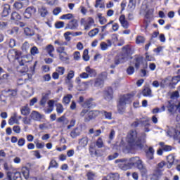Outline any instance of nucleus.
Masks as SVG:
<instances>
[{"instance_id":"1","label":"nucleus","mask_w":180,"mask_h":180,"mask_svg":"<svg viewBox=\"0 0 180 180\" xmlns=\"http://www.w3.org/2000/svg\"><path fill=\"white\" fill-rule=\"evenodd\" d=\"M127 150H129V153H133V151H137V150H143L146 141L145 138L137 139V131L136 129H131L127 134Z\"/></svg>"},{"instance_id":"2","label":"nucleus","mask_w":180,"mask_h":180,"mask_svg":"<svg viewBox=\"0 0 180 180\" xmlns=\"http://www.w3.org/2000/svg\"><path fill=\"white\" fill-rule=\"evenodd\" d=\"M7 58L11 62L16 60L18 61L19 65L17 67L18 72L23 74V75H26V73L29 71V67L26 65L27 61H26L25 58H22L21 51H19L17 49L9 50Z\"/></svg>"},{"instance_id":"3","label":"nucleus","mask_w":180,"mask_h":180,"mask_svg":"<svg viewBox=\"0 0 180 180\" xmlns=\"http://www.w3.org/2000/svg\"><path fill=\"white\" fill-rule=\"evenodd\" d=\"M122 53L120 55H118L114 58V64L110 65V68H116L117 65L120 64H123V63H126L127 61V58H129V56L131 54V48L130 45H126L122 47Z\"/></svg>"},{"instance_id":"4","label":"nucleus","mask_w":180,"mask_h":180,"mask_svg":"<svg viewBox=\"0 0 180 180\" xmlns=\"http://www.w3.org/2000/svg\"><path fill=\"white\" fill-rule=\"evenodd\" d=\"M136 94L129 93L123 94L120 96L119 103L117 105V112L120 115H123L126 112V105L127 103L130 105L133 102V98H134Z\"/></svg>"},{"instance_id":"5","label":"nucleus","mask_w":180,"mask_h":180,"mask_svg":"<svg viewBox=\"0 0 180 180\" xmlns=\"http://www.w3.org/2000/svg\"><path fill=\"white\" fill-rule=\"evenodd\" d=\"M4 169L6 171V178L8 180H22V175L20 172L8 163L4 164Z\"/></svg>"},{"instance_id":"6","label":"nucleus","mask_w":180,"mask_h":180,"mask_svg":"<svg viewBox=\"0 0 180 180\" xmlns=\"http://www.w3.org/2000/svg\"><path fill=\"white\" fill-rule=\"evenodd\" d=\"M99 115H101V111L98 110H88V109L84 108L82 110V112H80V117H84V123H89L91 121L95 120V119H96Z\"/></svg>"},{"instance_id":"7","label":"nucleus","mask_w":180,"mask_h":180,"mask_svg":"<svg viewBox=\"0 0 180 180\" xmlns=\"http://www.w3.org/2000/svg\"><path fill=\"white\" fill-rule=\"evenodd\" d=\"M56 102H57V101L53 99L49 100L47 102L48 108L44 109V112L46 115H50V113L54 110V105L56 108L58 115H61V113L64 112V107L63 106V104L60 103H56Z\"/></svg>"},{"instance_id":"8","label":"nucleus","mask_w":180,"mask_h":180,"mask_svg":"<svg viewBox=\"0 0 180 180\" xmlns=\"http://www.w3.org/2000/svg\"><path fill=\"white\" fill-rule=\"evenodd\" d=\"M122 169L126 171L127 169H130V168H133V167H136V168H143V161L140 160V157L135 156L131 158L129 160V162L121 165Z\"/></svg>"},{"instance_id":"9","label":"nucleus","mask_w":180,"mask_h":180,"mask_svg":"<svg viewBox=\"0 0 180 180\" xmlns=\"http://www.w3.org/2000/svg\"><path fill=\"white\" fill-rule=\"evenodd\" d=\"M84 96H81L79 97V100L77 102L81 104V106L84 109H94L96 106V103H95L94 98H89L86 99L84 101Z\"/></svg>"},{"instance_id":"10","label":"nucleus","mask_w":180,"mask_h":180,"mask_svg":"<svg viewBox=\"0 0 180 180\" xmlns=\"http://www.w3.org/2000/svg\"><path fill=\"white\" fill-rule=\"evenodd\" d=\"M167 134L170 137H173L174 140H179L180 143V123L177 124L175 128L169 129Z\"/></svg>"},{"instance_id":"11","label":"nucleus","mask_w":180,"mask_h":180,"mask_svg":"<svg viewBox=\"0 0 180 180\" xmlns=\"http://www.w3.org/2000/svg\"><path fill=\"white\" fill-rule=\"evenodd\" d=\"M81 23L83 25L84 30H90L92 26H95V20H94L92 17H89L86 20H85V18H82Z\"/></svg>"},{"instance_id":"12","label":"nucleus","mask_w":180,"mask_h":180,"mask_svg":"<svg viewBox=\"0 0 180 180\" xmlns=\"http://www.w3.org/2000/svg\"><path fill=\"white\" fill-rule=\"evenodd\" d=\"M37 12V9L36 8V7L33 6H29L24 11V18L25 19H30L32 18H34Z\"/></svg>"},{"instance_id":"13","label":"nucleus","mask_w":180,"mask_h":180,"mask_svg":"<svg viewBox=\"0 0 180 180\" xmlns=\"http://www.w3.org/2000/svg\"><path fill=\"white\" fill-rule=\"evenodd\" d=\"M65 74V68L63 66H58L56 68V72L52 74L53 79H58L60 75H64Z\"/></svg>"},{"instance_id":"14","label":"nucleus","mask_w":180,"mask_h":180,"mask_svg":"<svg viewBox=\"0 0 180 180\" xmlns=\"http://www.w3.org/2000/svg\"><path fill=\"white\" fill-rule=\"evenodd\" d=\"M65 47L60 46L56 49L57 53H59V58L61 61H65V60H68V58L64 57V56H67V52L65 51ZM64 54V56H63Z\"/></svg>"},{"instance_id":"15","label":"nucleus","mask_w":180,"mask_h":180,"mask_svg":"<svg viewBox=\"0 0 180 180\" xmlns=\"http://www.w3.org/2000/svg\"><path fill=\"white\" fill-rule=\"evenodd\" d=\"M4 92L6 96H8V98H10L11 99H12V98H16V96H18V89H6Z\"/></svg>"},{"instance_id":"16","label":"nucleus","mask_w":180,"mask_h":180,"mask_svg":"<svg viewBox=\"0 0 180 180\" xmlns=\"http://www.w3.org/2000/svg\"><path fill=\"white\" fill-rule=\"evenodd\" d=\"M85 71L87 72V75L89 78H96V75H98V72L94 68H91L90 66H86L85 68Z\"/></svg>"},{"instance_id":"17","label":"nucleus","mask_w":180,"mask_h":180,"mask_svg":"<svg viewBox=\"0 0 180 180\" xmlns=\"http://www.w3.org/2000/svg\"><path fill=\"white\" fill-rule=\"evenodd\" d=\"M119 22L121 24V26L124 29H129V27L130 26V24L129 23V21L126 20V16L124 15H121L119 18Z\"/></svg>"},{"instance_id":"18","label":"nucleus","mask_w":180,"mask_h":180,"mask_svg":"<svg viewBox=\"0 0 180 180\" xmlns=\"http://www.w3.org/2000/svg\"><path fill=\"white\" fill-rule=\"evenodd\" d=\"M56 122L61 124L60 127H65V126L70 123V121L65 115H62L56 120Z\"/></svg>"},{"instance_id":"19","label":"nucleus","mask_w":180,"mask_h":180,"mask_svg":"<svg viewBox=\"0 0 180 180\" xmlns=\"http://www.w3.org/2000/svg\"><path fill=\"white\" fill-rule=\"evenodd\" d=\"M155 153V150L153 146H150L148 150L145 151V154L146 155V158L148 160H154V154Z\"/></svg>"},{"instance_id":"20","label":"nucleus","mask_w":180,"mask_h":180,"mask_svg":"<svg viewBox=\"0 0 180 180\" xmlns=\"http://www.w3.org/2000/svg\"><path fill=\"white\" fill-rule=\"evenodd\" d=\"M66 29H70V30H75V29H78V20L76 19L70 20L68 23Z\"/></svg>"},{"instance_id":"21","label":"nucleus","mask_w":180,"mask_h":180,"mask_svg":"<svg viewBox=\"0 0 180 180\" xmlns=\"http://www.w3.org/2000/svg\"><path fill=\"white\" fill-rule=\"evenodd\" d=\"M10 13H11V5L8 4H4L3 5V11L1 12L2 17L6 18V16H9Z\"/></svg>"},{"instance_id":"22","label":"nucleus","mask_w":180,"mask_h":180,"mask_svg":"<svg viewBox=\"0 0 180 180\" xmlns=\"http://www.w3.org/2000/svg\"><path fill=\"white\" fill-rule=\"evenodd\" d=\"M142 63L143 56H135L133 60V64H134L136 70H139Z\"/></svg>"},{"instance_id":"23","label":"nucleus","mask_w":180,"mask_h":180,"mask_svg":"<svg viewBox=\"0 0 180 180\" xmlns=\"http://www.w3.org/2000/svg\"><path fill=\"white\" fill-rule=\"evenodd\" d=\"M105 85V81L101 78H96L94 79V87L99 89L100 88H103Z\"/></svg>"},{"instance_id":"24","label":"nucleus","mask_w":180,"mask_h":180,"mask_svg":"<svg viewBox=\"0 0 180 180\" xmlns=\"http://www.w3.org/2000/svg\"><path fill=\"white\" fill-rule=\"evenodd\" d=\"M88 78H89V77L88 76V72H83L79 75V77H76L75 82H77V84H81V79H88Z\"/></svg>"},{"instance_id":"25","label":"nucleus","mask_w":180,"mask_h":180,"mask_svg":"<svg viewBox=\"0 0 180 180\" xmlns=\"http://www.w3.org/2000/svg\"><path fill=\"white\" fill-rule=\"evenodd\" d=\"M180 82V75L174 76L170 81L171 89H175V86Z\"/></svg>"},{"instance_id":"26","label":"nucleus","mask_w":180,"mask_h":180,"mask_svg":"<svg viewBox=\"0 0 180 180\" xmlns=\"http://www.w3.org/2000/svg\"><path fill=\"white\" fill-rule=\"evenodd\" d=\"M104 98L108 101H111L113 99V90L112 89H108L104 91Z\"/></svg>"},{"instance_id":"27","label":"nucleus","mask_w":180,"mask_h":180,"mask_svg":"<svg viewBox=\"0 0 180 180\" xmlns=\"http://www.w3.org/2000/svg\"><path fill=\"white\" fill-rule=\"evenodd\" d=\"M20 112L22 116H29V115H30V108H29V105L27 104L20 108Z\"/></svg>"},{"instance_id":"28","label":"nucleus","mask_w":180,"mask_h":180,"mask_svg":"<svg viewBox=\"0 0 180 180\" xmlns=\"http://www.w3.org/2000/svg\"><path fill=\"white\" fill-rule=\"evenodd\" d=\"M171 80L169 79V77H166L160 82V86L161 88H165V86H169V88H171L170 86Z\"/></svg>"},{"instance_id":"29","label":"nucleus","mask_w":180,"mask_h":180,"mask_svg":"<svg viewBox=\"0 0 180 180\" xmlns=\"http://www.w3.org/2000/svg\"><path fill=\"white\" fill-rule=\"evenodd\" d=\"M22 19V16L16 11H13L11 13V20H13L14 22H19Z\"/></svg>"},{"instance_id":"30","label":"nucleus","mask_w":180,"mask_h":180,"mask_svg":"<svg viewBox=\"0 0 180 180\" xmlns=\"http://www.w3.org/2000/svg\"><path fill=\"white\" fill-rule=\"evenodd\" d=\"M159 146H160L161 148H162L163 151L168 153L169 151H172V146L169 145H165V142H160Z\"/></svg>"},{"instance_id":"31","label":"nucleus","mask_w":180,"mask_h":180,"mask_svg":"<svg viewBox=\"0 0 180 180\" xmlns=\"http://www.w3.org/2000/svg\"><path fill=\"white\" fill-rule=\"evenodd\" d=\"M44 50L46 51V53L50 56V57H54V54H53V52L54 51V46L51 44L47 45Z\"/></svg>"},{"instance_id":"32","label":"nucleus","mask_w":180,"mask_h":180,"mask_svg":"<svg viewBox=\"0 0 180 180\" xmlns=\"http://www.w3.org/2000/svg\"><path fill=\"white\" fill-rule=\"evenodd\" d=\"M89 141V138L88 136H84L79 140V144L81 147H86Z\"/></svg>"},{"instance_id":"33","label":"nucleus","mask_w":180,"mask_h":180,"mask_svg":"<svg viewBox=\"0 0 180 180\" xmlns=\"http://www.w3.org/2000/svg\"><path fill=\"white\" fill-rule=\"evenodd\" d=\"M5 44L10 49H13V47H15V46H16V40H15L13 39H7L5 41Z\"/></svg>"},{"instance_id":"34","label":"nucleus","mask_w":180,"mask_h":180,"mask_svg":"<svg viewBox=\"0 0 180 180\" xmlns=\"http://www.w3.org/2000/svg\"><path fill=\"white\" fill-rule=\"evenodd\" d=\"M18 113L15 112L13 114V116L11 117V118L8 120V124L10 126H13V124H15V123H16V122H18Z\"/></svg>"},{"instance_id":"35","label":"nucleus","mask_w":180,"mask_h":180,"mask_svg":"<svg viewBox=\"0 0 180 180\" xmlns=\"http://www.w3.org/2000/svg\"><path fill=\"white\" fill-rule=\"evenodd\" d=\"M48 99H49V94H45L44 96H42L39 101L40 106H46V103H47Z\"/></svg>"},{"instance_id":"36","label":"nucleus","mask_w":180,"mask_h":180,"mask_svg":"<svg viewBox=\"0 0 180 180\" xmlns=\"http://www.w3.org/2000/svg\"><path fill=\"white\" fill-rule=\"evenodd\" d=\"M81 133H79V131L78 129V127L75 128L73 130L71 131L70 132V137L72 139H75L79 136Z\"/></svg>"},{"instance_id":"37","label":"nucleus","mask_w":180,"mask_h":180,"mask_svg":"<svg viewBox=\"0 0 180 180\" xmlns=\"http://www.w3.org/2000/svg\"><path fill=\"white\" fill-rule=\"evenodd\" d=\"M71 99H72V96L71 94H67L63 98V103L69 105L70 102H71Z\"/></svg>"},{"instance_id":"38","label":"nucleus","mask_w":180,"mask_h":180,"mask_svg":"<svg viewBox=\"0 0 180 180\" xmlns=\"http://www.w3.org/2000/svg\"><path fill=\"white\" fill-rule=\"evenodd\" d=\"M89 151L90 155H98V152L96 151V149H95V145L94 144H90Z\"/></svg>"},{"instance_id":"39","label":"nucleus","mask_w":180,"mask_h":180,"mask_svg":"<svg viewBox=\"0 0 180 180\" xmlns=\"http://www.w3.org/2000/svg\"><path fill=\"white\" fill-rule=\"evenodd\" d=\"M136 43L137 44H144L146 43V38L141 35H138L136 38Z\"/></svg>"},{"instance_id":"40","label":"nucleus","mask_w":180,"mask_h":180,"mask_svg":"<svg viewBox=\"0 0 180 180\" xmlns=\"http://www.w3.org/2000/svg\"><path fill=\"white\" fill-rule=\"evenodd\" d=\"M24 33L25 36H34V31L32 29H30L29 27H25L24 29Z\"/></svg>"},{"instance_id":"41","label":"nucleus","mask_w":180,"mask_h":180,"mask_svg":"<svg viewBox=\"0 0 180 180\" xmlns=\"http://www.w3.org/2000/svg\"><path fill=\"white\" fill-rule=\"evenodd\" d=\"M21 172L23 175V176L25 178V179H28L29 175H30V171L27 167H22Z\"/></svg>"},{"instance_id":"42","label":"nucleus","mask_w":180,"mask_h":180,"mask_svg":"<svg viewBox=\"0 0 180 180\" xmlns=\"http://www.w3.org/2000/svg\"><path fill=\"white\" fill-rule=\"evenodd\" d=\"M151 92V89L150 87H144L142 91V95H143V96H150Z\"/></svg>"},{"instance_id":"43","label":"nucleus","mask_w":180,"mask_h":180,"mask_svg":"<svg viewBox=\"0 0 180 180\" xmlns=\"http://www.w3.org/2000/svg\"><path fill=\"white\" fill-rule=\"evenodd\" d=\"M99 33V29L98 28H94L91 30H90L88 33L89 37H94L96 36Z\"/></svg>"},{"instance_id":"44","label":"nucleus","mask_w":180,"mask_h":180,"mask_svg":"<svg viewBox=\"0 0 180 180\" xmlns=\"http://www.w3.org/2000/svg\"><path fill=\"white\" fill-rule=\"evenodd\" d=\"M127 8L129 11H134L136 8V0H129Z\"/></svg>"},{"instance_id":"45","label":"nucleus","mask_w":180,"mask_h":180,"mask_svg":"<svg viewBox=\"0 0 180 180\" xmlns=\"http://www.w3.org/2000/svg\"><path fill=\"white\" fill-rule=\"evenodd\" d=\"M51 168H58V163L55 160H51L49 166L48 167V169H50Z\"/></svg>"},{"instance_id":"46","label":"nucleus","mask_w":180,"mask_h":180,"mask_svg":"<svg viewBox=\"0 0 180 180\" xmlns=\"http://www.w3.org/2000/svg\"><path fill=\"white\" fill-rule=\"evenodd\" d=\"M89 51L88 49H84L82 55L83 60L84 61H89Z\"/></svg>"},{"instance_id":"47","label":"nucleus","mask_w":180,"mask_h":180,"mask_svg":"<svg viewBox=\"0 0 180 180\" xmlns=\"http://www.w3.org/2000/svg\"><path fill=\"white\" fill-rule=\"evenodd\" d=\"M107 178H108L109 180H119V176H117V174L115 173L108 174Z\"/></svg>"},{"instance_id":"48","label":"nucleus","mask_w":180,"mask_h":180,"mask_svg":"<svg viewBox=\"0 0 180 180\" xmlns=\"http://www.w3.org/2000/svg\"><path fill=\"white\" fill-rule=\"evenodd\" d=\"M75 77V72L74 70H70L66 76V79L70 81Z\"/></svg>"},{"instance_id":"49","label":"nucleus","mask_w":180,"mask_h":180,"mask_svg":"<svg viewBox=\"0 0 180 180\" xmlns=\"http://www.w3.org/2000/svg\"><path fill=\"white\" fill-rule=\"evenodd\" d=\"M39 13L42 18H46V16H47L49 13V11H47V9L46 8L42 7L41 9L39 10Z\"/></svg>"},{"instance_id":"50","label":"nucleus","mask_w":180,"mask_h":180,"mask_svg":"<svg viewBox=\"0 0 180 180\" xmlns=\"http://www.w3.org/2000/svg\"><path fill=\"white\" fill-rule=\"evenodd\" d=\"M74 18V15L71 13H68V14H64L62 16L60 17V19L62 20H70V19H72Z\"/></svg>"},{"instance_id":"51","label":"nucleus","mask_w":180,"mask_h":180,"mask_svg":"<svg viewBox=\"0 0 180 180\" xmlns=\"http://www.w3.org/2000/svg\"><path fill=\"white\" fill-rule=\"evenodd\" d=\"M102 115H104L105 119H108V120H112V112H107L105 110L101 111Z\"/></svg>"},{"instance_id":"52","label":"nucleus","mask_w":180,"mask_h":180,"mask_svg":"<svg viewBox=\"0 0 180 180\" xmlns=\"http://www.w3.org/2000/svg\"><path fill=\"white\" fill-rule=\"evenodd\" d=\"M96 146L98 148H103V140L102 138L99 137L97 141H96Z\"/></svg>"},{"instance_id":"53","label":"nucleus","mask_w":180,"mask_h":180,"mask_svg":"<svg viewBox=\"0 0 180 180\" xmlns=\"http://www.w3.org/2000/svg\"><path fill=\"white\" fill-rule=\"evenodd\" d=\"M13 8H15L16 11H19L23 8V4L19 1H15L13 4Z\"/></svg>"},{"instance_id":"54","label":"nucleus","mask_w":180,"mask_h":180,"mask_svg":"<svg viewBox=\"0 0 180 180\" xmlns=\"http://www.w3.org/2000/svg\"><path fill=\"white\" fill-rule=\"evenodd\" d=\"M167 160L168 164H169L170 165H172V164L175 162V158L172 155H169L167 157Z\"/></svg>"},{"instance_id":"55","label":"nucleus","mask_w":180,"mask_h":180,"mask_svg":"<svg viewBox=\"0 0 180 180\" xmlns=\"http://www.w3.org/2000/svg\"><path fill=\"white\" fill-rule=\"evenodd\" d=\"M54 44H58V46H67L68 44V42L63 41L61 39H57L54 41Z\"/></svg>"},{"instance_id":"56","label":"nucleus","mask_w":180,"mask_h":180,"mask_svg":"<svg viewBox=\"0 0 180 180\" xmlns=\"http://www.w3.org/2000/svg\"><path fill=\"white\" fill-rule=\"evenodd\" d=\"M141 172V176H147V169L144 168V165L142 164L141 168H138Z\"/></svg>"},{"instance_id":"57","label":"nucleus","mask_w":180,"mask_h":180,"mask_svg":"<svg viewBox=\"0 0 180 180\" xmlns=\"http://www.w3.org/2000/svg\"><path fill=\"white\" fill-rule=\"evenodd\" d=\"M100 47H101V49L103 51H106L108 49H109V45H108V44H106V42L102 41V42L100 44Z\"/></svg>"},{"instance_id":"58","label":"nucleus","mask_w":180,"mask_h":180,"mask_svg":"<svg viewBox=\"0 0 180 180\" xmlns=\"http://www.w3.org/2000/svg\"><path fill=\"white\" fill-rule=\"evenodd\" d=\"M8 32L9 34H15V33L18 34V32H19V27H13L11 30H8Z\"/></svg>"},{"instance_id":"59","label":"nucleus","mask_w":180,"mask_h":180,"mask_svg":"<svg viewBox=\"0 0 180 180\" xmlns=\"http://www.w3.org/2000/svg\"><path fill=\"white\" fill-rule=\"evenodd\" d=\"M127 74L128 75H133L134 74V68L133 66H129L127 69Z\"/></svg>"},{"instance_id":"60","label":"nucleus","mask_w":180,"mask_h":180,"mask_svg":"<svg viewBox=\"0 0 180 180\" xmlns=\"http://www.w3.org/2000/svg\"><path fill=\"white\" fill-rule=\"evenodd\" d=\"M55 27L56 29H63V27H64V22L63 21L56 22L55 23Z\"/></svg>"},{"instance_id":"61","label":"nucleus","mask_w":180,"mask_h":180,"mask_svg":"<svg viewBox=\"0 0 180 180\" xmlns=\"http://www.w3.org/2000/svg\"><path fill=\"white\" fill-rule=\"evenodd\" d=\"M95 7L102 9V8H105V6L102 4V0H96Z\"/></svg>"},{"instance_id":"62","label":"nucleus","mask_w":180,"mask_h":180,"mask_svg":"<svg viewBox=\"0 0 180 180\" xmlns=\"http://www.w3.org/2000/svg\"><path fill=\"white\" fill-rule=\"evenodd\" d=\"M25 144H26V140L24 138H20L18 141V146L19 147H23V146H25Z\"/></svg>"},{"instance_id":"63","label":"nucleus","mask_w":180,"mask_h":180,"mask_svg":"<svg viewBox=\"0 0 180 180\" xmlns=\"http://www.w3.org/2000/svg\"><path fill=\"white\" fill-rule=\"evenodd\" d=\"M86 176L88 180H94L95 178V174L91 172H87Z\"/></svg>"},{"instance_id":"64","label":"nucleus","mask_w":180,"mask_h":180,"mask_svg":"<svg viewBox=\"0 0 180 180\" xmlns=\"http://www.w3.org/2000/svg\"><path fill=\"white\" fill-rule=\"evenodd\" d=\"M27 81V78H20L18 79L17 82L18 84V85H23L24 84H26Z\"/></svg>"}]
</instances>
